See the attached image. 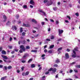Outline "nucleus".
<instances>
[{"label":"nucleus","mask_w":80,"mask_h":80,"mask_svg":"<svg viewBox=\"0 0 80 80\" xmlns=\"http://www.w3.org/2000/svg\"><path fill=\"white\" fill-rule=\"evenodd\" d=\"M48 71H49V72H50V71H52V72H53L52 73H55V72H56V71H57V69H56L55 68H50L48 70Z\"/></svg>","instance_id":"nucleus-3"},{"label":"nucleus","mask_w":80,"mask_h":80,"mask_svg":"<svg viewBox=\"0 0 80 80\" xmlns=\"http://www.w3.org/2000/svg\"><path fill=\"white\" fill-rule=\"evenodd\" d=\"M45 24V22H42V25H43Z\"/></svg>","instance_id":"nucleus-49"},{"label":"nucleus","mask_w":80,"mask_h":80,"mask_svg":"<svg viewBox=\"0 0 80 80\" xmlns=\"http://www.w3.org/2000/svg\"><path fill=\"white\" fill-rule=\"evenodd\" d=\"M3 70H7V66H4Z\"/></svg>","instance_id":"nucleus-23"},{"label":"nucleus","mask_w":80,"mask_h":80,"mask_svg":"<svg viewBox=\"0 0 80 80\" xmlns=\"http://www.w3.org/2000/svg\"><path fill=\"white\" fill-rule=\"evenodd\" d=\"M23 26H24L25 27H28V25L25 24L23 23Z\"/></svg>","instance_id":"nucleus-20"},{"label":"nucleus","mask_w":80,"mask_h":80,"mask_svg":"<svg viewBox=\"0 0 80 80\" xmlns=\"http://www.w3.org/2000/svg\"><path fill=\"white\" fill-rule=\"evenodd\" d=\"M29 3L30 4H31V5H34V4L35 3L34 1H33V0H31L30 2H29Z\"/></svg>","instance_id":"nucleus-7"},{"label":"nucleus","mask_w":80,"mask_h":80,"mask_svg":"<svg viewBox=\"0 0 80 80\" xmlns=\"http://www.w3.org/2000/svg\"><path fill=\"white\" fill-rule=\"evenodd\" d=\"M67 51H68V52H70V49H67Z\"/></svg>","instance_id":"nucleus-64"},{"label":"nucleus","mask_w":80,"mask_h":80,"mask_svg":"<svg viewBox=\"0 0 80 80\" xmlns=\"http://www.w3.org/2000/svg\"><path fill=\"white\" fill-rule=\"evenodd\" d=\"M52 3L53 2H52L51 1H50V2H48V3H46V6H50V5H52Z\"/></svg>","instance_id":"nucleus-5"},{"label":"nucleus","mask_w":80,"mask_h":80,"mask_svg":"<svg viewBox=\"0 0 80 80\" xmlns=\"http://www.w3.org/2000/svg\"><path fill=\"white\" fill-rule=\"evenodd\" d=\"M48 53H52V51L50 50V51H48Z\"/></svg>","instance_id":"nucleus-53"},{"label":"nucleus","mask_w":80,"mask_h":80,"mask_svg":"<svg viewBox=\"0 0 80 80\" xmlns=\"http://www.w3.org/2000/svg\"><path fill=\"white\" fill-rule=\"evenodd\" d=\"M17 73H20V70L18 69L17 70Z\"/></svg>","instance_id":"nucleus-59"},{"label":"nucleus","mask_w":80,"mask_h":80,"mask_svg":"<svg viewBox=\"0 0 80 80\" xmlns=\"http://www.w3.org/2000/svg\"><path fill=\"white\" fill-rule=\"evenodd\" d=\"M24 67H22L21 68V69L22 70V71H23V69H24Z\"/></svg>","instance_id":"nucleus-48"},{"label":"nucleus","mask_w":80,"mask_h":80,"mask_svg":"<svg viewBox=\"0 0 80 80\" xmlns=\"http://www.w3.org/2000/svg\"><path fill=\"white\" fill-rule=\"evenodd\" d=\"M12 38L10 37L9 39V41L10 42H12Z\"/></svg>","instance_id":"nucleus-42"},{"label":"nucleus","mask_w":80,"mask_h":80,"mask_svg":"<svg viewBox=\"0 0 80 80\" xmlns=\"http://www.w3.org/2000/svg\"><path fill=\"white\" fill-rule=\"evenodd\" d=\"M23 8H27V6L26 5H24L23 6Z\"/></svg>","instance_id":"nucleus-24"},{"label":"nucleus","mask_w":80,"mask_h":80,"mask_svg":"<svg viewBox=\"0 0 80 80\" xmlns=\"http://www.w3.org/2000/svg\"><path fill=\"white\" fill-rule=\"evenodd\" d=\"M28 74H29V72H28V71L26 72L25 73L26 75H28Z\"/></svg>","instance_id":"nucleus-26"},{"label":"nucleus","mask_w":80,"mask_h":80,"mask_svg":"<svg viewBox=\"0 0 80 80\" xmlns=\"http://www.w3.org/2000/svg\"><path fill=\"white\" fill-rule=\"evenodd\" d=\"M54 38H55V37L53 35H52L51 36V39L52 40H53Z\"/></svg>","instance_id":"nucleus-17"},{"label":"nucleus","mask_w":80,"mask_h":80,"mask_svg":"<svg viewBox=\"0 0 80 80\" xmlns=\"http://www.w3.org/2000/svg\"><path fill=\"white\" fill-rule=\"evenodd\" d=\"M75 63V62H73L72 63H71L70 64V65H74Z\"/></svg>","instance_id":"nucleus-31"},{"label":"nucleus","mask_w":80,"mask_h":80,"mask_svg":"<svg viewBox=\"0 0 80 80\" xmlns=\"http://www.w3.org/2000/svg\"><path fill=\"white\" fill-rule=\"evenodd\" d=\"M6 78H7V77L6 76H5L4 77H2L1 78V80H5V79H6Z\"/></svg>","instance_id":"nucleus-13"},{"label":"nucleus","mask_w":80,"mask_h":80,"mask_svg":"<svg viewBox=\"0 0 80 80\" xmlns=\"http://www.w3.org/2000/svg\"><path fill=\"white\" fill-rule=\"evenodd\" d=\"M67 18H68L69 20H70V19H71V18H70V17L69 16H67Z\"/></svg>","instance_id":"nucleus-34"},{"label":"nucleus","mask_w":80,"mask_h":80,"mask_svg":"<svg viewBox=\"0 0 80 80\" xmlns=\"http://www.w3.org/2000/svg\"><path fill=\"white\" fill-rule=\"evenodd\" d=\"M20 48L21 49L19 51L20 53H22L23 52L25 51V48L23 45H21L20 46Z\"/></svg>","instance_id":"nucleus-2"},{"label":"nucleus","mask_w":80,"mask_h":80,"mask_svg":"<svg viewBox=\"0 0 80 80\" xmlns=\"http://www.w3.org/2000/svg\"><path fill=\"white\" fill-rule=\"evenodd\" d=\"M44 52L46 53V52H47V50L45 49V50H44Z\"/></svg>","instance_id":"nucleus-61"},{"label":"nucleus","mask_w":80,"mask_h":80,"mask_svg":"<svg viewBox=\"0 0 80 80\" xmlns=\"http://www.w3.org/2000/svg\"><path fill=\"white\" fill-rule=\"evenodd\" d=\"M48 0H44V3H48Z\"/></svg>","instance_id":"nucleus-18"},{"label":"nucleus","mask_w":80,"mask_h":80,"mask_svg":"<svg viewBox=\"0 0 80 80\" xmlns=\"http://www.w3.org/2000/svg\"><path fill=\"white\" fill-rule=\"evenodd\" d=\"M25 34H26V33L25 32H23L22 33V36H25Z\"/></svg>","instance_id":"nucleus-27"},{"label":"nucleus","mask_w":80,"mask_h":80,"mask_svg":"<svg viewBox=\"0 0 80 80\" xmlns=\"http://www.w3.org/2000/svg\"><path fill=\"white\" fill-rule=\"evenodd\" d=\"M31 68H35V65L34 64H31Z\"/></svg>","instance_id":"nucleus-14"},{"label":"nucleus","mask_w":80,"mask_h":80,"mask_svg":"<svg viewBox=\"0 0 80 80\" xmlns=\"http://www.w3.org/2000/svg\"><path fill=\"white\" fill-rule=\"evenodd\" d=\"M30 8H33V6L32 5H30Z\"/></svg>","instance_id":"nucleus-58"},{"label":"nucleus","mask_w":80,"mask_h":80,"mask_svg":"<svg viewBox=\"0 0 80 80\" xmlns=\"http://www.w3.org/2000/svg\"><path fill=\"white\" fill-rule=\"evenodd\" d=\"M73 72V70H70L69 71V73H72Z\"/></svg>","instance_id":"nucleus-57"},{"label":"nucleus","mask_w":80,"mask_h":80,"mask_svg":"<svg viewBox=\"0 0 80 80\" xmlns=\"http://www.w3.org/2000/svg\"><path fill=\"white\" fill-rule=\"evenodd\" d=\"M46 40L47 41H50V39H46Z\"/></svg>","instance_id":"nucleus-56"},{"label":"nucleus","mask_w":80,"mask_h":80,"mask_svg":"<svg viewBox=\"0 0 80 80\" xmlns=\"http://www.w3.org/2000/svg\"><path fill=\"white\" fill-rule=\"evenodd\" d=\"M60 40H62V39L59 38L58 39V41H60Z\"/></svg>","instance_id":"nucleus-63"},{"label":"nucleus","mask_w":80,"mask_h":80,"mask_svg":"<svg viewBox=\"0 0 80 80\" xmlns=\"http://www.w3.org/2000/svg\"><path fill=\"white\" fill-rule=\"evenodd\" d=\"M22 32H23V29H22V28H21L20 29V32L21 33H22Z\"/></svg>","instance_id":"nucleus-29"},{"label":"nucleus","mask_w":80,"mask_h":80,"mask_svg":"<svg viewBox=\"0 0 80 80\" xmlns=\"http://www.w3.org/2000/svg\"><path fill=\"white\" fill-rule=\"evenodd\" d=\"M53 9L54 10H55V11L56 10H57V8H53Z\"/></svg>","instance_id":"nucleus-39"},{"label":"nucleus","mask_w":80,"mask_h":80,"mask_svg":"<svg viewBox=\"0 0 80 80\" xmlns=\"http://www.w3.org/2000/svg\"><path fill=\"white\" fill-rule=\"evenodd\" d=\"M32 52H37V50H32L31 51Z\"/></svg>","instance_id":"nucleus-28"},{"label":"nucleus","mask_w":80,"mask_h":80,"mask_svg":"<svg viewBox=\"0 0 80 80\" xmlns=\"http://www.w3.org/2000/svg\"><path fill=\"white\" fill-rule=\"evenodd\" d=\"M15 52H18V49H14Z\"/></svg>","instance_id":"nucleus-44"},{"label":"nucleus","mask_w":80,"mask_h":80,"mask_svg":"<svg viewBox=\"0 0 80 80\" xmlns=\"http://www.w3.org/2000/svg\"><path fill=\"white\" fill-rule=\"evenodd\" d=\"M3 65H0V68H3Z\"/></svg>","instance_id":"nucleus-46"},{"label":"nucleus","mask_w":80,"mask_h":80,"mask_svg":"<svg viewBox=\"0 0 80 80\" xmlns=\"http://www.w3.org/2000/svg\"><path fill=\"white\" fill-rule=\"evenodd\" d=\"M26 49H30V47L29 46H27L26 47Z\"/></svg>","instance_id":"nucleus-37"},{"label":"nucleus","mask_w":80,"mask_h":80,"mask_svg":"<svg viewBox=\"0 0 80 80\" xmlns=\"http://www.w3.org/2000/svg\"><path fill=\"white\" fill-rule=\"evenodd\" d=\"M59 32V35L60 37H62V33H63V31L62 30H61V29L58 30Z\"/></svg>","instance_id":"nucleus-4"},{"label":"nucleus","mask_w":80,"mask_h":80,"mask_svg":"<svg viewBox=\"0 0 80 80\" xmlns=\"http://www.w3.org/2000/svg\"><path fill=\"white\" fill-rule=\"evenodd\" d=\"M62 48H60L58 49V52H60V50H62Z\"/></svg>","instance_id":"nucleus-21"},{"label":"nucleus","mask_w":80,"mask_h":80,"mask_svg":"<svg viewBox=\"0 0 80 80\" xmlns=\"http://www.w3.org/2000/svg\"><path fill=\"white\" fill-rule=\"evenodd\" d=\"M75 15H76V16H77V17L78 16V13H76Z\"/></svg>","instance_id":"nucleus-47"},{"label":"nucleus","mask_w":80,"mask_h":80,"mask_svg":"<svg viewBox=\"0 0 80 80\" xmlns=\"http://www.w3.org/2000/svg\"><path fill=\"white\" fill-rule=\"evenodd\" d=\"M33 80V78H30L29 80Z\"/></svg>","instance_id":"nucleus-51"},{"label":"nucleus","mask_w":80,"mask_h":80,"mask_svg":"<svg viewBox=\"0 0 80 80\" xmlns=\"http://www.w3.org/2000/svg\"><path fill=\"white\" fill-rule=\"evenodd\" d=\"M65 57L66 58H69V56H68V53H65Z\"/></svg>","instance_id":"nucleus-9"},{"label":"nucleus","mask_w":80,"mask_h":80,"mask_svg":"<svg viewBox=\"0 0 80 80\" xmlns=\"http://www.w3.org/2000/svg\"><path fill=\"white\" fill-rule=\"evenodd\" d=\"M12 67L11 66H9L8 67V69L9 70H10V69H12Z\"/></svg>","instance_id":"nucleus-15"},{"label":"nucleus","mask_w":80,"mask_h":80,"mask_svg":"<svg viewBox=\"0 0 80 80\" xmlns=\"http://www.w3.org/2000/svg\"><path fill=\"white\" fill-rule=\"evenodd\" d=\"M56 63H59L60 62V60H59V59H57V60L56 61Z\"/></svg>","instance_id":"nucleus-22"},{"label":"nucleus","mask_w":80,"mask_h":80,"mask_svg":"<svg viewBox=\"0 0 80 80\" xmlns=\"http://www.w3.org/2000/svg\"><path fill=\"white\" fill-rule=\"evenodd\" d=\"M50 21L52 22H54V21L53 19H50Z\"/></svg>","instance_id":"nucleus-50"},{"label":"nucleus","mask_w":80,"mask_h":80,"mask_svg":"<svg viewBox=\"0 0 80 80\" xmlns=\"http://www.w3.org/2000/svg\"><path fill=\"white\" fill-rule=\"evenodd\" d=\"M53 47H54V45H52L50 46V48H50V49H52V48H53Z\"/></svg>","instance_id":"nucleus-16"},{"label":"nucleus","mask_w":80,"mask_h":80,"mask_svg":"<svg viewBox=\"0 0 80 80\" xmlns=\"http://www.w3.org/2000/svg\"><path fill=\"white\" fill-rule=\"evenodd\" d=\"M26 62V61H25V60H22V63H25Z\"/></svg>","instance_id":"nucleus-45"},{"label":"nucleus","mask_w":80,"mask_h":80,"mask_svg":"<svg viewBox=\"0 0 80 80\" xmlns=\"http://www.w3.org/2000/svg\"><path fill=\"white\" fill-rule=\"evenodd\" d=\"M2 49H3V48H2V47H0V52H2Z\"/></svg>","instance_id":"nucleus-35"},{"label":"nucleus","mask_w":80,"mask_h":80,"mask_svg":"<svg viewBox=\"0 0 80 80\" xmlns=\"http://www.w3.org/2000/svg\"><path fill=\"white\" fill-rule=\"evenodd\" d=\"M74 71L76 73H77V72H78V71H77V69H74Z\"/></svg>","instance_id":"nucleus-41"},{"label":"nucleus","mask_w":80,"mask_h":80,"mask_svg":"<svg viewBox=\"0 0 80 80\" xmlns=\"http://www.w3.org/2000/svg\"><path fill=\"white\" fill-rule=\"evenodd\" d=\"M51 30V29L50 28H48V32H50V30Z\"/></svg>","instance_id":"nucleus-52"},{"label":"nucleus","mask_w":80,"mask_h":80,"mask_svg":"<svg viewBox=\"0 0 80 80\" xmlns=\"http://www.w3.org/2000/svg\"><path fill=\"white\" fill-rule=\"evenodd\" d=\"M10 22L9 21H8L7 23V25H10Z\"/></svg>","instance_id":"nucleus-38"},{"label":"nucleus","mask_w":80,"mask_h":80,"mask_svg":"<svg viewBox=\"0 0 80 80\" xmlns=\"http://www.w3.org/2000/svg\"><path fill=\"white\" fill-rule=\"evenodd\" d=\"M53 67H58V65L57 64H54Z\"/></svg>","instance_id":"nucleus-40"},{"label":"nucleus","mask_w":80,"mask_h":80,"mask_svg":"<svg viewBox=\"0 0 80 80\" xmlns=\"http://www.w3.org/2000/svg\"><path fill=\"white\" fill-rule=\"evenodd\" d=\"M45 54H42V57H45Z\"/></svg>","instance_id":"nucleus-60"},{"label":"nucleus","mask_w":80,"mask_h":80,"mask_svg":"<svg viewBox=\"0 0 80 80\" xmlns=\"http://www.w3.org/2000/svg\"><path fill=\"white\" fill-rule=\"evenodd\" d=\"M65 22H66V23H68V22H69L67 20H66L65 21Z\"/></svg>","instance_id":"nucleus-54"},{"label":"nucleus","mask_w":80,"mask_h":80,"mask_svg":"<svg viewBox=\"0 0 80 80\" xmlns=\"http://www.w3.org/2000/svg\"><path fill=\"white\" fill-rule=\"evenodd\" d=\"M32 22H34L35 23H37V21L34 19H32Z\"/></svg>","instance_id":"nucleus-19"},{"label":"nucleus","mask_w":80,"mask_h":80,"mask_svg":"<svg viewBox=\"0 0 80 80\" xmlns=\"http://www.w3.org/2000/svg\"><path fill=\"white\" fill-rule=\"evenodd\" d=\"M45 78V76H43L42 77V80H45L44 79V78Z\"/></svg>","instance_id":"nucleus-33"},{"label":"nucleus","mask_w":80,"mask_h":80,"mask_svg":"<svg viewBox=\"0 0 80 80\" xmlns=\"http://www.w3.org/2000/svg\"><path fill=\"white\" fill-rule=\"evenodd\" d=\"M38 11L42 13V15H44V16H46L47 15H46V14H45V13L44 12H43V11H42V10H39Z\"/></svg>","instance_id":"nucleus-6"},{"label":"nucleus","mask_w":80,"mask_h":80,"mask_svg":"<svg viewBox=\"0 0 80 80\" xmlns=\"http://www.w3.org/2000/svg\"><path fill=\"white\" fill-rule=\"evenodd\" d=\"M76 51H78V47H76V48H74V50H72L73 54H72V57H73V58H75V57H76Z\"/></svg>","instance_id":"nucleus-1"},{"label":"nucleus","mask_w":80,"mask_h":80,"mask_svg":"<svg viewBox=\"0 0 80 80\" xmlns=\"http://www.w3.org/2000/svg\"><path fill=\"white\" fill-rule=\"evenodd\" d=\"M32 59H30L28 61V63H30V62H32Z\"/></svg>","instance_id":"nucleus-30"},{"label":"nucleus","mask_w":80,"mask_h":80,"mask_svg":"<svg viewBox=\"0 0 80 80\" xmlns=\"http://www.w3.org/2000/svg\"><path fill=\"white\" fill-rule=\"evenodd\" d=\"M12 28H13V29H14L15 30H17V28L15 26H13L12 27Z\"/></svg>","instance_id":"nucleus-25"},{"label":"nucleus","mask_w":80,"mask_h":80,"mask_svg":"<svg viewBox=\"0 0 80 80\" xmlns=\"http://www.w3.org/2000/svg\"><path fill=\"white\" fill-rule=\"evenodd\" d=\"M48 73H49V72H48V71L46 72L45 73L46 75H48Z\"/></svg>","instance_id":"nucleus-43"},{"label":"nucleus","mask_w":80,"mask_h":80,"mask_svg":"<svg viewBox=\"0 0 80 80\" xmlns=\"http://www.w3.org/2000/svg\"><path fill=\"white\" fill-rule=\"evenodd\" d=\"M28 56V54H25L23 56V58H26Z\"/></svg>","instance_id":"nucleus-11"},{"label":"nucleus","mask_w":80,"mask_h":80,"mask_svg":"<svg viewBox=\"0 0 80 80\" xmlns=\"http://www.w3.org/2000/svg\"><path fill=\"white\" fill-rule=\"evenodd\" d=\"M59 22L58 21H56V24H58Z\"/></svg>","instance_id":"nucleus-55"},{"label":"nucleus","mask_w":80,"mask_h":80,"mask_svg":"<svg viewBox=\"0 0 80 80\" xmlns=\"http://www.w3.org/2000/svg\"><path fill=\"white\" fill-rule=\"evenodd\" d=\"M9 48L10 49H12V46H8Z\"/></svg>","instance_id":"nucleus-36"},{"label":"nucleus","mask_w":80,"mask_h":80,"mask_svg":"<svg viewBox=\"0 0 80 80\" xmlns=\"http://www.w3.org/2000/svg\"><path fill=\"white\" fill-rule=\"evenodd\" d=\"M3 18L4 19V22H5V21L7 20V17L5 16V15L3 16Z\"/></svg>","instance_id":"nucleus-12"},{"label":"nucleus","mask_w":80,"mask_h":80,"mask_svg":"<svg viewBox=\"0 0 80 80\" xmlns=\"http://www.w3.org/2000/svg\"><path fill=\"white\" fill-rule=\"evenodd\" d=\"M14 53H15V52L14 51H13L11 52V53L12 54Z\"/></svg>","instance_id":"nucleus-62"},{"label":"nucleus","mask_w":80,"mask_h":80,"mask_svg":"<svg viewBox=\"0 0 80 80\" xmlns=\"http://www.w3.org/2000/svg\"><path fill=\"white\" fill-rule=\"evenodd\" d=\"M1 57L4 59H7V58H7V56H3V55H2Z\"/></svg>","instance_id":"nucleus-10"},{"label":"nucleus","mask_w":80,"mask_h":80,"mask_svg":"<svg viewBox=\"0 0 80 80\" xmlns=\"http://www.w3.org/2000/svg\"><path fill=\"white\" fill-rule=\"evenodd\" d=\"M76 67L77 68H80V65H77L76 66Z\"/></svg>","instance_id":"nucleus-32"},{"label":"nucleus","mask_w":80,"mask_h":80,"mask_svg":"<svg viewBox=\"0 0 80 80\" xmlns=\"http://www.w3.org/2000/svg\"><path fill=\"white\" fill-rule=\"evenodd\" d=\"M1 53L2 54H3V55H6V52L5 51H4V50L2 51Z\"/></svg>","instance_id":"nucleus-8"}]
</instances>
